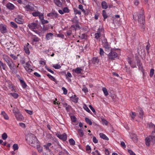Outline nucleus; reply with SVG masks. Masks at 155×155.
Listing matches in <instances>:
<instances>
[{"label":"nucleus","mask_w":155,"mask_h":155,"mask_svg":"<svg viewBox=\"0 0 155 155\" xmlns=\"http://www.w3.org/2000/svg\"><path fill=\"white\" fill-rule=\"evenodd\" d=\"M26 140L31 146L35 147L39 143L36 136L33 134L29 133L26 135Z\"/></svg>","instance_id":"f257e3e1"},{"label":"nucleus","mask_w":155,"mask_h":155,"mask_svg":"<svg viewBox=\"0 0 155 155\" xmlns=\"http://www.w3.org/2000/svg\"><path fill=\"white\" fill-rule=\"evenodd\" d=\"M150 127L153 128L154 131L152 133L151 135L145 139L146 144L147 146L150 145V142H152L153 143H155V125L151 123Z\"/></svg>","instance_id":"f03ea898"},{"label":"nucleus","mask_w":155,"mask_h":155,"mask_svg":"<svg viewBox=\"0 0 155 155\" xmlns=\"http://www.w3.org/2000/svg\"><path fill=\"white\" fill-rule=\"evenodd\" d=\"M38 21H36L35 22L31 23L28 24V26L29 28L35 33L38 34V31L36 30L39 28V26L38 24Z\"/></svg>","instance_id":"7ed1b4c3"},{"label":"nucleus","mask_w":155,"mask_h":155,"mask_svg":"<svg viewBox=\"0 0 155 155\" xmlns=\"http://www.w3.org/2000/svg\"><path fill=\"white\" fill-rule=\"evenodd\" d=\"M110 51V52L108 54V58L110 61L115 60V58L117 57V54L111 48Z\"/></svg>","instance_id":"20e7f679"},{"label":"nucleus","mask_w":155,"mask_h":155,"mask_svg":"<svg viewBox=\"0 0 155 155\" xmlns=\"http://www.w3.org/2000/svg\"><path fill=\"white\" fill-rule=\"evenodd\" d=\"M102 45L103 47L104 48L105 51L108 52L111 50V48L108 44L107 40L106 39H104L102 41Z\"/></svg>","instance_id":"39448f33"},{"label":"nucleus","mask_w":155,"mask_h":155,"mask_svg":"<svg viewBox=\"0 0 155 155\" xmlns=\"http://www.w3.org/2000/svg\"><path fill=\"white\" fill-rule=\"evenodd\" d=\"M103 29L102 28H99L97 29V32L94 34V38L97 40H100L101 37L102 35Z\"/></svg>","instance_id":"423d86ee"},{"label":"nucleus","mask_w":155,"mask_h":155,"mask_svg":"<svg viewBox=\"0 0 155 155\" xmlns=\"http://www.w3.org/2000/svg\"><path fill=\"white\" fill-rule=\"evenodd\" d=\"M143 10L141 9L140 11V13L138 16V19L139 22H143V24L145 21V17L143 15Z\"/></svg>","instance_id":"0eeeda50"},{"label":"nucleus","mask_w":155,"mask_h":155,"mask_svg":"<svg viewBox=\"0 0 155 155\" xmlns=\"http://www.w3.org/2000/svg\"><path fill=\"white\" fill-rule=\"evenodd\" d=\"M22 16L18 15L15 19V21L16 22L19 24H23L24 23V20L22 18Z\"/></svg>","instance_id":"6e6552de"},{"label":"nucleus","mask_w":155,"mask_h":155,"mask_svg":"<svg viewBox=\"0 0 155 155\" xmlns=\"http://www.w3.org/2000/svg\"><path fill=\"white\" fill-rule=\"evenodd\" d=\"M42 24L43 25V30L44 31H46L48 30L49 27V25H45V24H47L48 23V21L47 20L45 19L42 20L41 22Z\"/></svg>","instance_id":"1a4fd4ad"},{"label":"nucleus","mask_w":155,"mask_h":155,"mask_svg":"<svg viewBox=\"0 0 155 155\" xmlns=\"http://www.w3.org/2000/svg\"><path fill=\"white\" fill-rule=\"evenodd\" d=\"M56 135L58 137L64 141H65L67 140V136L65 133L62 134H57Z\"/></svg>","instance_id":"9d476101"},{"label":"nucleus","mask_w":155,"mask_h":155,"mask_svg":"<svg viewBox=\"0 0 155 155\" xmlns=\"http://www.w3.org/2000/svg\"><path fill=\"white\" fill-rule=\"evenodd\" d=\"M8 65L9 66L10 69L13 72L14 71V73H16L17 72V71H15V70L16 68V67L13 61L12 62H11V63L8 64Z\"/></svg>","instance_id":"9b49d317"},{"label":"nucleus","mask_w":155,"mask_h":155,"mask_svg":"<svg viewBox=\"0 0 155 155\" xmlns=\"http://www.w3.org/2000/svg\"><path fill=\"white\" fill-rule=\"evenodd\" d=\"M0 31L2 33L4 34L7 32V26L3 24L0 25Z\"/></svg>","instance_id":"f8f14e48"},{"label":"nucleus","mask_w":155,"mask_h":155,"mask_svg":"<svg viewBox=\"0 0 155 155\" xmlns=\"http://www.w3.org/2000/svg\"><path fill=\"white\" fill-rule=\"evenodd\" d=\"M48 17H52L53 18H58V14L54 12H51L47 15Z\"/></svg>","instance_id":"ddd939ff"},{"label":"nucleus","mask_w":155,"mask_h":155,"mask_svg":"<svg viewBox=\"0 0 155 155\" xmlns=\"http://www.w3.org/2000/svg\"><path fill=\"white\" fill-rule=\"evenodd\" d=\"M33 37L32 38V44L33 45L35 44L36 43H35V42H38L40 40V39L38 38L35 35H33Z\"/></svg>","instance_id":"4468645a"},{"label":"nucleus","mask_w":155,"mask_h":155,"mask_svg":"<svg viewBox=\"0 0 155 155\" xmlns=\"http://www.w3.org/2000/svg\"><path fill=\"white\" fill-rule=\"evenodd\" d=\"M15 116L18 120H21L23 119L22 116L19 112H18L17 113L15 114Z\"/></svg>","instance_id":"2eb2a0df"},{"label":"nucleus","mask_w":155,"mask_h":155,"mask_svg":"<svg viewBox=\"0 0 155 155\" xmlns=\"http://www.w3.org/2000/svg\"><path fill=\"white\" fill-rule=\"evenodd\" d=\"M6 7L8 9L10 10H13L15 8L14 5L10 3H8L6 5Z\"/></svg>","instance_id":"dca6fc26"},{"label":"nucleus","mask_w":155,"mask_h":155,"mask_svg":"<svg viewBox=\"0 0 155 155\" xmlns=\"http://www.w3.org/2000/svg\"><path fill=\"white\" fill-rule=\"evenodd\" d=\"M51 143H48L46 144V145H44V147H45V148L46 149V150L48 151L49 152H51V150L49 149V147L51 146Z\"/></svg>","instance_id":"f3484780"},{"label":"nucleus","mask_w":155,"mask_h":155,"mask_svg":"<svg viewBox=\"0 0 155 155\" xmlns=\"http://www.w3.org/2000/svg\"><path fill=\"white\" fill-rule=\"evenodd\" d=\"M47 75L48 76L49 78L51 80L54 81L56 84H57L58 81H57L55 79L54 77L53 76L49 74H47Z\"/></svg>","instance_id":"a211bd4d"},{"label":"nucleus","mask_w":155,"mask_h":155,"mask_svg":"<svg viewBox=\"0 0 155 155\" xmlns=\"http://www.w3.org/2000/svg\"><path fill=\"white\" fill-rule=\"evenodd\" d=\"M99 135L100 137L104 140H109V138L107 137L105 134H103V133H100L99 134Z\"/></svg>","instance_id":"6ab92c4d"},{"label":"nucleus","mask_w":155,"mask_h":155,"mask_svg":"<svg viewBox=\"0 0 155 155\" xmlns=\"http://www.w3.org/2000/svg\"><path fill=\"white\" fill-rule=\"evenodd\" d=\"M101 7L104 9H106L108 8V5L107 2L105 1H103L101 2Z\"/></svg>","instance_id":"aec40b11"},{"label":"nucleus","mask_w":155,"mask_h":155,"mask_svg":"<svg viewBox=\"0 0 155 155\" xmlns=\"http://www.w3.org/2000/svg\"><path fill=\"white\" fill-rule=\"evenodd\" d=\"M6 65L5 63H4L0 60V68H2L3 70L6 71Z\"/></svg>","instance_id":"412c9836"},{"label":"nucleus","mask_w":155,"mask_h":155,"mask_svg":"<svg viewBox=\"0 0 155 155\" xmlns=\"http://www.w3.org/2000/svg\"><path fill=\"white\" fill-rule=\"evenodd\" d=\"M53 34L51 33H48L46 35V38L47 40H49L52 38Z\"/></svg>","instance_id":"4be33fe9"},{"label":"nucleus","mask_w":155,"mask_h":155,"mask_svg":"<svg viewBox=\"0 0 155 155\" xmlns=\"http://www.w3.org/2000/svg\"><path fill=\"white\" fill-rule=\"evenodd\" d=\"M138 112L139 114V117L140 118H142L143 115V110L141 108H139L138 110Z\"/></svg>","instance_id":"5701e85b"},{"label":"nucleus","mask_w":155,"mask_h":155,"mask_svg":"<svg viewBox=\"0 0 155 155\" xmlns=\"http://www.w3.org/2000/svg\"><path fill=\"white\" fill-rule=\"evenodd\" d=\"M20 82L23 88H25L27 86V85L25 83V81L23 80H20Z\"/></svg>","instance_id":"b1692460"},{"label":"nucleus","mask_w":155,"mask_h":155,"mask_svg":"<svg viewBox=\"0 0 155 155\" xmlns=\"http://www.w3.org/2000/svg\"><path fill=\"white\" fill-rule=\"evenodd\" d=\"M54 3L58 6L61 7V3L59 0H54Z\"/></svg>","instance_id":"393cba45"},{"label":"nucleus","mask_w":155,"mask_h":155,"mask_svg":"<svg viewBox=\"0 0 155 155\" xmlns=\"http://www.w3.org/2000/svg\"><path fill=\"white\" fill-rule=\"evenodd\" d=\"M130 116L131 117L132 119L134 120L135 117L136 116V113L133 112H131L130 113Z\"/></svg>","instance_id":"a878e982"},{"label":"nucleus","mask_w":155,"mask_h":155,"mask_svg":"<svg viewBox=\"0 0 155 155\" xmlns=\"http://www.w3.org/2000/svg\"><path fill=\"white\" fill-rule=\"evenodd\" d=\"M102 15L104 18V21L107 17V15L105 10H103L102 11Z\"/></svg>","instance_id":"bb28decb"},{"label":"nucleus","mask_w":155,"mask_h":155,"mask_svg":"<svg viewBox=\"0 0 155 155\" xmlns=\"http://www.w3.org/2000/svg\"><path fill=\"white\" fill-rule=\"evenodd\" d=\"M99 61V60L98 58L97 57H94L93 58L92 62L94 64H96L98 63Z\"/></svg>","instance_id":"cd10ccee"},{"label":"nucleus","mask_w":155,"mask_h":155,"mask_svg":"<svg viewBox=\"0 0 155 155\" xmlns=\"http://www.w3.org/2000/svg\"><path fill=\"white\" fill-rule=\"evenodd\" d=\"M77 16L71 19V21L74 24H78V21L77 19Z\"/></svg>","instance_id":"c85d7f7f"},{"label":"nucleus","mask_w":155,"mask_h":155,"mask_svg":"<svg viewBox=\"0 0 155 155\" xmlns=\"http://www.w3.org/2000/svg\"><path fill=\"white\" fill-rule=\"evenodd\" d=\"M140 23V25L141 26V31H144L145 28V21L143 24V22H139Z\"/></svg>","instance_id":"c756f323"},{"label":"nucleus","mask_w":155,"mask_h":155,"mask_svg":"<svg viewBox=\"0 0 155 155\" xmlns=\"http://www.w3.org/2000/svg\"><path fill=\"white\" fill-rule=\"evenodd\" d=\"M36 147H37L38 151L39 153L42 152V147L40 146L39 143H38V144H37V145L36 146Z\"/></svg>","instance_id":"7c9ffc66"},{"label":"nucleus","mask_w":155,"mask_h":155,"mask_svg":"<svg viewBox=\"0 0 155 155\" xmlns=\"http://www.w3.org/2000/svg\"><path fill=\"white\" fill-rule=\"evenodd\" d=\"M82 71V69L80 68H77L75 70V72L78 74L81 73V71Z\"/></svg>","instance_id":"2f4dec72"},{"label":"nucleus","mask_w":155,"mask_h":155,"mask_svg":"<svg viewBox=\"0 0 155 155\" xmlns=\"http://www.w3.org/2000/svg\"><path fill=\"white\" fill-rule=\"evenodd\" d=\"M2 115L3 116L4 118L6 120H8L9 117L8 115L6 114L5 112L3 111L1 113Z\"/></svg>","instance_id":"473e14b6"},{"label":"nucleus","mask_w":155,"mask_h":155,"mask_svg":"<svg viewBox=\"0 0 155 155\" xmlns=\"http://www.w3.org/2000/svg\"><path fill=\"white\" fill-rule=\"evenodd\" d=\"M24 50L25 52L27 54H30V51L29 48L27 47V46H24Z\"/></svg>","instance_id":"72a5a7b5"},{"label":"nucleus","mask_w":155,"mask_h":155,"mask_svg":"<svg viewBox=\"0 0 155 155\" xmlns=\"http://www.w3.org/2000/svg\"><path fill=\"white\" fill-rule=\"evenodd\" d=\"M71 99L72 101L74 102L77 103L78 101V98L76 95H74V97H71Z\"/></svg>","instance_id":"f704fd0d"},{"label":"nucleus","mask_w":155,"mask_h":155,"mask_svg":"<svg viewBox=\"0 0 155 155\" xmlns=\"http://www.w3.org/2000/svg\"><path fill=\"white\" fill-rule=\"evenodd\" d=\"M31 68V67H27V66L25 67L26 70L28 72H31L33 71V70Z\"/></svg>","instance_id":"c9c22d12"},{"label":"nucleus","mask_w":155,"mask_h":155,"mask_svg":"<svg viewBox=\"0 0 155 155\" xmlns=\"http://www.w3.org/2000/svg\"><path fill=\"white\" fill-rule=\"evenodd\" d=\"M69 142L70 145H74L75 144V141L72 138L70 139Z\"/></svg>","instance_id":"e433bc0d"},{"label":"nucleus","mask_w":155,"mask_h":155,"mask_svg":"<svg viewBox=\"0 0 155 155\" xmlns=\"http://www.w3.org/2000/svg\"><path fill=\"white\" fill-rule=\"evenodd\" d=\"M102 91L105 96H107L108 95V91L105 87H103L102 88Z\"/></svg>","instance_id":"4c0bfd02"},{"label":"nucleus","mask_w":155,"mask_h":155,"mask_svg":"<svg viewBox=\"0 0 155 155\" xmlns=\"http://www.w3.org/2000/svg\"><path fill=\"white\" fill-rule=\"evenodd\" d=\"M10 25L11 26L15 28H16L18 27V26L16 24H15V23H14L13 22H10Z\"/></svg>","instance_id":"58836bf2"},{"label":"nucleus","mask_w":155,"mask_h":155,"mask_svg":"<svg viewBox=\"0 0 155 155\" xmlns=\"http://www.w3.org/2000/svg\"><path fill=\"white\" fill-rule=\"evenodd\" d=\"M85 120L86 122L90 125H91L92 124V122L89 118L87 117H86L85 118Z\"/></svg>","instance_id":"ea45409f"},{"label":"nucleus","mask_w":155,"mask_h":155,"mask_svg":"<svg viewBox=\"0 0 155 155\" xmlns=\"http://www.w3.org/2000/svg\"><path fill=\"white\" fill-rule=\"evenodd\" d=\"M10 94L13 97L15 98H17L18 97V94L15 93H10Z\"/></svg>","instance_id":"a19ab883"},{"label":"nucleus","mask_w":155,"mask_h":155,"mask_svg":"<svg viewBox=\"0 0 155 155\" xmlns=\"http://www.w3.org/2000/svg\"><path fill=\"white\" fill-rule=\"evenodd\" d=\"M78 133L80 136L81 137H83L84 135V132H83V130H81V129H78Z\"/></svg>","instance_id":"79ce46f5"},{"label":"nucleus","mask_w":155,"mask_h":155,"mask_svg":"<svg viewBox=\"0 0 155 155\" xmlns=\"http://www.w3.org/2000/svg\"><path fill=\"white\" fill-rule=\"evenodd\" d=\"M83 108L84 109V110L88 112L89 113H90V112H91L90 110L89 109L88 107L85 104H84V105Z\"/></svg>","instance_id":"37998d69"},{"label":"nucleus","mask_w":155,"mask_h":155,"mask_svg":"<svg viewBox=\"0 0 155 155\" xmlns=\"http://www.w3.org/2000/svg\"><path fill=\"white\" fill-rule=\"evenodd\" d=\"M2 137L3 140H5L7 138L8 136L6 133H4L3 134H2Z\"/></svg>","instance_id":"c03bdc74"},{"label":"nucleus","mask_w":155,"mask_h":155,"mask_svg":"<svg viewBox=\"0 0 155 155\" xmlns=\"http://www.w3.org/2000/svg\"><path fill=\"white\" fill-rule=\"evenodd\" d=\"M150 45L149 41L147 42V45L146 46V49L148 52H149V51L150 49Z\"/></svg>","instance_id":"a18cd8bd"},{"label":"nucleus","mask_w":155,"mask_h":155,"mask_svg":"<svg viewBox=\"0 0 155 155\" xmlns=\"http://www.w3.org/2000/svg\"><path fill=\"white\" fill-rule=\"evenodd\" d=\"M71 118L72 121L74 122H76L77 118L75 116H71Z\"/></svg>","instance_id":"49530a36"},{"label":"nucleus","mask_w":155,"mask_h":155,"mask_svg":"<svg viewBox=\"0 0 155 155\" xmlns=\"http://www.w3.org/2000/svg\"><path fill=\"white\" fill-rule=\"evenodd\" d=\"M53 67L55 69H59L61 68V66L60 64H56L53 65Z\"/></svg>","instance_id":"de8ad7c7"},{"label":"nucleus","mask_w":155,"mask_h":155,"mask_svg":"<svg viewBox=\"0 0 155 155\" xmlns=\"http://www.w3.org/2000/svg\"><path fill=\"white\" fill-rule=\"evenodd\" d=\"M82 90L84 93H87L88 91V89L85 86H83L82 89Z\"/></svg>","instance_id":"09e8293b"},{"label":"nucleus","mask_w":155,"mask_h":155,"mask_svg":"<svg viewBox=\"0 0 155 155\" xmlns=\"http://www.w3.org/2000/svg\"><path fill=\"white\" fill-rule=\"evenodd\" d=\"M3 58L5 60V61L10 58L8 55L6 54L3 55Z\"/></svg>","instance_id":"8fccbe9b"},{"label":"nucleus","mask_w":155,"mask_h":155,"mask_svg":"<svg viewBox=\"0 0 155 155\" xmlns=\"http://www.w3.org/2000/svg\"><path fill=\"white\" fill-rule=\"evenodd\" d=\"M32 15L35 17L39 16L40 15V13L39 12H35L32 13Z\"/></svg>","instance_id":"3c124183"},{"label":"nucleus","mask_w":155,"mask_h":155,"mask_svg":"<svg viewBox=\"0 0 155 155\" xmlns=\"http://www.w3.org/2000/svg\"><path fill=\"white\" fill-rule=\"evenodd\" d=\"M71 27L75 28V29L77 28H80V27L79 25L78 24H75V25H72Z\"/></svg>","instance_id":"603ef678"},{"label":"nucleus","mask_w":155,"mask_h":155,"mask_svg":"<svg viewBox=\"0 0 155 155\" xmlns=\"http://www.w3.org/2000/svg\"><path fill=\"white\" fill-rule=\"evenodd\" d=\"M74 11L75 14H78L79 15L81 14V12L76 9H74Z\"/></svg>","instance_id":"864d4df0"},{"label":"nucleus","mask_w":155,"mask_h":155,"mask_svg":"<svg viewBox=\"0 0 155 155\" xmlns=\"http://www.w3.org/2000/svg\"><path fill=\"white\" fill-rule=\"evenodd\" d=\"M13 148L14 151L17 150L18 149V145L17 144H15L13 146Z\"/></svg>","instance_id":"5fc2aeb1"},{"label":"nucleus","mask_w":155,"mask_h":155,"mask_svg":"<svg viewBox=\"0 0 155 155\" xmlns=\"http://www.w3.org/2000/svg\"><path fill=\"white\" fill-rule=\"evenodd\" d=\"M25 8L31 10H32L34 9V8L33 7L28 5H27L26 6Z\"/></svg>","instance_id":"6e6d98bb"},{"label":"nucleus","mask_w":155,"mask_h":155,"mask_svg":"<svg viewBox=\"0 0 155 155\" xmlns=\"http://www.w3.org/2000/svg\"><path fill=\"white\" fill-rule=\"evenodd\" d=\"M64 13H68L69 12V10L67 7H64L63 9Z\"/></svg>","instance_id":"4d7b16f0"},{"label":"nucleus","mask_w":155,"mask_h":155,"mask_svg":"<svg viewBox=\"0 0 155 155\" xmlns=\"http://www.w3.org/2000/svg\"><path fill=\"white\" fill-rule=\"evenodd\" d=\"M62 90L63 91V94H66L67 93V90L64 87L62 88Z\"/></svg>","instance_id":"13d9d810"},{"label":"nucleus","mask_w":155,"mask_h":155,"mask_svg":"<svg viewBox=\"0 0 155 155\" xmlns=\"http://www.w3.org/2000/svg\"><path fill=\"white\" fill-rule=\"evenodd\" d=\"M10 56L14 60H16L18 58L17 56H16L14 54H11L10 55Z\"/></svg>","instance_id":"bf43d9fd"},{"label":"nucleus","mask_w":155,"mask_h":155,"mask_svg":"<svg viewBox=\"0 0 155 155\" xmlns=\"http://www.w3.org/2000/svg\"><path fill=\"white\" fill-rule=\"evenodd\" d=\"M92 154L93 155H101L97 150H96L95 152H93Z\"/></svg>","instance_id":"052dcab7"},{"label":"nucleus","mask_w":155,"mask_h":155,"mask_svg":"<svg viewBox=\"0 0 155 155\" xmlns=\"http://www.w3.org/2000/svg\"><path fill=\"white\" fill-rule=\"evenodd\" d=\"M86 150L87 151H89V153H91V148L88 145H87V146H86Z\"/></svg>","instance_id":"680f3d73"},{"label":"nucleus","mask_w":155,"mask_h":155,"mask_svg":"<svg viewBox=\"0 0 155 155\" xmlns=\"http://www.w3.org/2000/svg\"><path fill=\"white\" fill-rule=\"evenodd\" d=\"M154 70L153 69H151L150 70V77H152L154 74Z\"/></svg>","instance_id":"e2e57ef3"},{"label":"nucleus","mask_w":155,"mask_h":155,"mask_svg":"<svg viewBox=\"0 0 155 155\" xmlns=\"http://www.w3.org/2000/svg\"><path fill=\"white\" fill-rule=\"evenodd\" d=\"M128 153L130 154V155H136V154L130 150H128Z\"/></svg>","instance_id":"0e129e2a"},{"label":"nucleus","mask_w":155,"mask_h":155,"mask_svg":"<svg viewBox=\"0 0 155 155\" xmlns=\"http://www.w3.org/2000/svg\"><path fill=\"white\" fill-rule=\"evenodd\" d=\"M93 142L95 143H98V140L95 137H94L93 139Z\"/></svg>","instance_id":"69168bd1"},{"label":"nucleus","mask_w":155,"mask_h":155,"mask_svg":"<svg viewBox=\"0 0 155 155\" xmlns=\"http://www.w3.org/2000/svg\"><path fill=\"white\" fill-rule=\"evenodd\" d=\"M89 108H90V109L92 110V111L94 113H96V111H95V109L91 105H89Z\"/></svg>","instance_id":"338daca9"},{"label":"nucleus","mask_w":155,"mask_h":155,"mask_svg":"<svg viewBox=\"0 0 155 155\" xmlns=\"http://www.w3.org/2000/svg\"><path fill=\"white\" fill-rule=\"evenodd\" d=\"M104 51L103 50V49L102 48H100V54L101 55H104Z\"/></svg>","instance_id":"774afa93"}]
</instances>
